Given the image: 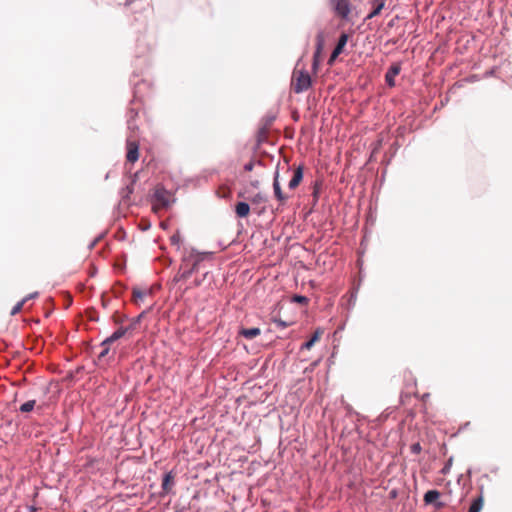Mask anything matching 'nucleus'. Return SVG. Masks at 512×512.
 I'll use <instances>...</instances> for the list:
<instances>
[{"instance_id":"f257e3e1","label":"nucleus","mask_w":512,"mask_h":512,"mask_svg":"<svg viewBox=\"0 0 512 512\" xmlns=\"http://www.w3.org/2000/svg\"><path fill=\"white\" fill-rule=\"evenodd\" d=\"M212 252H199L192 248L188 254L182 258V265L173 278L174 283L188 279L193 273L198 272L201 268V263L207 259H211Z\"/></svg>"},{"instance_id":"412c9836","label":"nucleus","mask_w":512,"mask_h":512,"mask_svg":"<svg viewBox=\"0 0 512 512\" xmlns=\"http://www.w3.org/2000/svg\"><path fill=\"white\" fill-rule=\"evenodd\" d=\"M35 404H36V401L35 400H29L25 403H23L20 407H19V411L22 412V413H28V412H31L34 407H35Z\"/></svg>"},{"instance_id":"79ce46f5","label":"nucleus","mask_w":512,"mask_h":512,"mask_svg":"<svg viewBox=\"0 0 512 512\" xmlns=\"http://www.w3.org/2000/svg\"><path fill=\"white\" fill-rule=\"evenodd\" d=\"M443 101H448V95H447V94L443 96V100H442V102H443Z\"/></svg>"},{"instance_id":"39448f33","label":"nucleus","mask_w":512,"mask_h":512,"mask_svg":"<svg viewBox=\"0 0 512 512\" xmlns=\"http://www.w3.org/2000/svg\"><path fill=\"white\" fill-rule=\"evenodd\" d=\"M126 159L130 163H134L139 159V144L137 140L132 139L131 136L126 139Z\"/></svg>"},{"instance_id":"5701e85b","label":"nucleus","mask_w":512,"mask_h":512,"mask_svg":"<svg viewBox=\"0 0 512 512\" xmlns=\"http://www.w3.org/2000/svg\"><path fill=\"white\" fill-rule=\"evenodd\" d=\"M267 128L265 126L261 127L258 129V133H257V141L258 143H261L265 140V138L267 137Z\"/></svg>"},{"instance_id":"9b49d317","label":"nucleus","mask_w":512,"mask_h":512,"mask_svg":"<svg viewBox=\"0 0 512 512\" xmlns=\"http://www.w3.org/2000/svg\"><path fill=\"white\" fill-rule=\"evenodd\" d=\"M317 42H316V50L314 52V55H313V63H312V69L314 71H316L318 69V66H319V56L321 54V51L323 49V36H322V33L320 32L318 35H317Z\"/></svg>"},{"instance_id":"4be33fe9","label":"nucleus","mask_w":512,"mask_h":512,"mask_svg":"<svg viewBox=\"0 0 512 512\" xmlns=\"http://www.w3.org/2000/svg\"><path fill=\"white\" fill-rule=\"evenodd\" d=\"M267 201V197L266 195L262 194V193H257L255 194L252 198H251V202L253 204H260V203H264Z\"/></svg>"},{"instance_id":"bb28decb","label":"nucleus","mask_w":512,"mask_h":512,"mask_svg":"<svg viewBox=\"0 0 512 512\" xmlns=\"http://www.w3.org/2000/svg\"><path fill=\"white\" fill-rule=\"evenodd\" d=\"M26 302V299H22L21 301H19L11 310V315H16L17 313H19L23 307V305L25 304Z\"/></svg>"},{"instance_id":"58836bf2","label":"nucleus","mask_w":512,"mask_h":512,"mask_svg":"<svg viewBox=\"0 0 512 512\" xmlns=\"http://www.w3.org/2000/svg\"><path fill=\"white\" fill-rule=\"evenodd\" d=\"M313 196L317 199V197H318V190H317V188L314 189Z\"/></svg>"},{"instance_id":"6e6552de","label":"nucleus","mask_w":512,"mask_h":512,"mask_svg":"<svg viewBox=\"0 0 512 512\" xmlns=\"http://www.w3.org/2000/svg\"><path fill=\"white\" fill-rule=\"evenodd\" d=\"M401 71V63L396 62L393 63L387 70L385 74V82L389 87L395 86V77L400 73Z\"/></svg>"},{"instance_id":"393cba45","label":"nucleus","mask_w":512,"mask_h":512,"mask_svg":"<svg viewBox=\"0 0 512 512\" xmlns=\"http://www.w3.org/2000/svg\"><path fill=\"white\" fill-rule=\"evenodd\" d=\"M292 301L298 304L306 305L308 303V298L303 295H294Z\"/></svg>"},{"instance_id":"f8f14e48","label":"nucleus","mask_w":512,"mask_h":512,"mask_svg":"<svg viewBox=\"0 0 512 512\" xmlns=\"http://www.w3.org/2000/svg\"><path fill=\"white\" fill-rule=\"evenodd\" d=\"M385 6V0H373L372 1V10L367 14L365 20H369L379 15L381 10Z\"/></svg>"},{"instance_id":"7c9ffc66","label":"nucleus","mask_w":512,"mask_h":512,"mask_svg":"<svg viewBox=\"0 0 512 512\" xmlns=\"http://www.w3.org/2000/svg\"><path fill=\"white\" fill-rule=\"evenodd\" d=\"M208 274H209V272H208V271H206V272L204 273V275H203V278H202V279H195V280H194V286H195V287H199V286H201V285H202V283H203V281H204V279L207 277V275H208Z\"/></svg>"},{"instance_id":"4468645a","label":"nucleus","mask_w":512,"mask_h":512,"mask_svg":"<svg viewBox=\"0 0 512 512\" xmlns=\"http://www.w3.org/2000/svg\"><path fill=\"white\" fill-rule=\"evenodd\" d=\"M261 333V330L258 327H252V328H241L239 330V335L243 336L244 338L251 340L255 337L259 336Z\"/></svg>"},{"instance_id":"4c0bfd02","label":"nucleus","mask_w":512,"mask_h":512,"mask_svg":"<svg viewBox=\"0 0 512 512\" xmlns=\"http://www.w3.org/2000/svg\"><path fill=\"white\" fill-rule=\"evenodd\" d=\"M259 184H260V182L258 180L251 181V186L254 188H258Z\"/></svg>"},{"instance_id":"2eb2a0df","label":"nucleus","mask_w":512,"mask_h":512,"mask_svg":"<svg viewBox=\"0 0 512 512\" xmlns=\"http://www.w3.org/2000/svg\"><path fill=\"white\" fill-rule=\"evenodd\" d=\"M174 477L171 472H168L164 475L162 480V490L165 493H169L171 490V487L174 485Z\"/></svg>"},{"instance_id":"a19ab883","label":"nucleus","mask_w":512,"mask_h":512,"mask_svg":"<svg viewBox=\"0 0 512 512\" xmlns=\"http://www.w3.org/2000/svg\"><path fill=\"white\" fill-rule=\"evenodd\" d=\"M439 53H440V49H437V50L435 51L434 57L436 58V57H437V55H438Z\"/></svg>"},{"instance_id":"20e7f679","label":"nucleus","mask_w":512,"mask_h":512,"mask_svg":"<svg viewBox=\"0 0 512 512\" xmlns=\"http://www.w3.org/2000/svg\"><path fill=\"white\" fill-rule=\"evenodd\" d=\"M312 80L309 73L305 70L299 71L294 84L295 93H302L311 87Z\"/></svg>"},{"instance_id":"ddd939ff","label":"nucleus","mask_w":512,"mask_h":512,"mask_svg":"<svg viewBox=\"0 0 512 512\" xmlns=\"http://www.w3.org/2000/svg\"><path fill=\"white\" fill-rule=\"evenodd\" d=\"M235 213L239 218H245L250 213V206L247 202L240 201L235 205Z\"/></svg>"},{"instance_id":"a211bd4d","label":"nucleus","mask_w":512,"mask_h":512,"mask_svg":"<svg viewBox=\"0 0 512 512\" xmlns=\"http://www.w3.org/2000/svg\"><path fill=\"white\" fill-rule=\"evenodd\" d=\"M137 115H138V111L135 108H132V107L129 108L128 120H127L128 129L133 130L136 128V126L134 124V119L136 118Z\"/></svg>"},{"instance_id":"6ab92c4d","label":"nucleus","mask_w":512,"mask_h":512,"mask_svg":"<svg viewBox=\"0 0 512 512\" xmlns=\"http://www.w3.org/2000/svg\"><path fill=\"white\" fill-rule=\"evenodd\" d=\"M483 507V497L482 495L475 498L470 505L469 512H480Z\"/></svg>"},{"instance_id":"7ed1b4c3","label":"nucleus","mask_w":512,"mask_h":512,"mask_svg":"<svg viewBox=\"0 0 512 512\" xmlns=\"http://www.w3.org/2000/svg\"><path fill=\"white\" fill-rule=\"evenodd\" d=\"M329 4L336 15L348 19L351 11L350 0H329Z\"/></svg>"},{"instance_id":"a878e982","label":"nucleus","mask_w":512,"mask_h":512,"mask_svg":"<svg viewBox=\"0 0 512 512\" xmlns=\"http://www.w3.org/2000/svg\"><path fill=\"white\" fill-rule=\"evenodd\" d=\"M170 241H171L172 245H176L178 247V249H179L180 248V243L182 241L180 233L176 232L175 234H173L171 236V238H170Z\"/></svg>"},{"instance_id":"aec40b11","label":"nucleus","mask_w":512,"mask_h":512,"mask_svg":"<svg viewBox=\"0 0 512 512\" xmlns=\"http://www.w3.org/2000/svg\"><path fill=\"white\" fill-rule=\"evenodd\" d=\"M127 332H129V328L120 327L116 331H114L109 337L113 342L122 338Z\"/></svg>"},{"instance_id":"2f4dec72","label":"nucleus","mask_w":512,"mask_h":512,"mask_svg":"<svg viewBox=\"0 0 512 512\" xmlns=\"http://www.w3.org/2000/svg\"><path fill=\"white\" fill-rule=\"evenodd\" d=\"M421 451V445L419 443H414L411 446V452L414 454H418Z\"/></svg>"},{"instance_id":"423d86ee","label":"nucleus","mask_w":512,"mask_h":512,"mask_svg":"<svg viewBox=\"0 0 512 512\" xmlns=\"http://www.w3.org/2000/svg\"><path fill=\"white\" fill-rule=\"evenodd\" d=\"M347 41H348V34L342 33L339 36L338 41L328 59L329 65H332L334 63V61L337 59V57L343 52L344 47L347 44Z\"/></svg>"},{"instance_id":"0eeeda50","label":"nucleus","mask_w":512,"mask_h":512,"mask_svg":"<svg viewBox=\"0 0 512 512\" xmlns=\"http://www.w3.org/2000/svg\"><path fill=\"white\" fill-rule=\"evenodd\" d=\"M440 493L439 491L432 489L428 490L424 494V501L428 505H433L436 509L442 508L445 506V504L441 501H439Z\"/></svg>"},{"instance_id":"c03bdc74","label":"nucleus","mask_w":512,"mask_h":512,"mask_svg":"<svg viewBox=\"0 0 512 512\" xmlns=\"http://www.w3.org/2000/svg\"><path fill=\"white\" fill-rule=\"evenodd\" d=\"M95 244H96V240L91 243L90 248L94 247Z\"/></svg>"},{"instance_id":"37998d69","label":"nucleus","mask_w":512,"mask_h":512,"mask_svg":"<svg viewBox=\"0 0 512 512\" xmlns=\"http://www.w3.org/2000/svg\"><path fill=\"white\" fill-rule=\"evenodd\" d=\"M238 197H244V193L243 192H239L238 193Z\"/></svg>"},{"instance_id":"1a4fd4ad","label":"nucleus","mask_w":512,"mask_h":512,"mask_svg":"<svg viewBox=\"0 0 512 512\" xmlns=\"http://www.w3.org/2000/svg\"><path fill=\"white\" fill-rule=\"evenodd\" d=\"M273 191H274V195H275L276 199L279 202H281V203L286 202V200L288 199V196L286 194H284L282 189H281L280 182H279V171H278V169H276V171L274 173Z\"/></svg>"},{"instance_id":"9d476101","label":"nucleus","mask_w":512,"mask_h":512,"mask_svg":"<svg viewBox=\"0 0 512 512\" xmlns=\"http://www.w3.org/2000/svg\"><path fill=\"white\" fill-rule=\"evenodd\" d=\"M303 175H304V166L299 165L293 171V176L288 183V188L290 190L296 189L298 187V185L301 183V181L303 180Z\"/></svg>"},{"instance_id":"c756f323","label":"nucleus","mask_w":512,"mask_h":512,"mask_svg":"<svg viewBox=\"0 0 512 512\" xmlns=\"http://www.w3.org/2000/svg\"><path fill=\"white\" fill-rule=\"evenodd\" d=\"M133 296L135 298L142 299L145 296V293L143 291H141L140 289L134 288L133 289Z\"/></svg>"},{"instance_id":"c85d7f7f","label":"nucleus","mask_w":512,"mask_h":512,"mask_svg":"<svg viewBox=\"0 0 512 512\" xmlns=\"http://www.w3.org/2000/svg\"><path fill=\"white\" fill-rule=\"evenodd\" d=\"M110 348L109 347H102V350L100 351L98 355V359L102 360L109 354Z\"/></svg>"},{"instance_id":"473e14b6","label":"nucleus","mask_w":512,"mask_h":512,"mask_svg":"<svg viewBox=\"0 0 512 512\" xmlns=\"http://www.w3.org/2000/svg\"><path fill=\"white\" fill-rule=\"evenodd\" d=\"M112 343H114V342L111 340V338H110V337H107V338H105V339L101 342L100 346H101V347H109V348H110V345H111Z\"/></svg>"},{"instance_id":"f03ea898","label":"nucleus","mask_w":512,"mask_h":512,"mask_svg":"<svg viewBox=\"0 0 512 512\" xmlns=\"http://www.w3.org/2000/svg\"><path fill=\"white\" fill-rule=\"evenodd\" d=\"M173 201L174 199H172V194L162 185H157L155 187L152 195V205L155 211L168 208Z\"/></svg>"},{"instance_id":"b1692460","label":"nucleus","mask_w":512,"mask_h":512,"mask_svg":"<svg viewBox=\"0 0 512 512\" xmlns=\"http://www.w3.org/2000/svg\"><path fill=\"white\" fill-rule=\"evenodd\" d=\"M145 312H142L140 315H138L136 318H134L129 326L126 328H129V331H133L136 326L140 323L142 317L144 316Z\"/></svg>"},{"instance_id":"72a5a7b5","label":"nucleus","mask_w":512,"mask_h":512,"mask_svg":"<svg viewBox=\"0 0 512 512\" xmlns=\"http://www.w3.org/2000/svg\"><path fill=\"white\" fill-rule=\"evenodd\" d=\"M274 322L277 324L278 327L284 329L288 326V323L281 320V319H275Z\"/></svg>"},{"instance_id":"cd10ccee","label":"nucleus","mask_w":512,"mask_h":512,"mask_svg":"<svg viewBox=\"0 0 512 512\" xmlns=\"http://www.w3.org/2000/svg\"><path fill=\"white\" fill-rule=\"evenodd\" d=\"M140 83H138L135 88H134V92H133V100L131 101L132 103L135 102L136 100L138 99H141V96L139 95V89H140Z\"/></svg>"},{"instance_id":"f3484780","label":"nucleus","mask_w":512,"mask_h":512,"mask_svg":"<svg viewBox=\"0 0 512 512\" xmlns=\"http://www.w3.org/2000/svg\"><path fill=\"white\" fill-rule=\"evenodd\" d=\"M321 332L316 330L313 336L301 345V350H309L312 348L314 343L319 339Z\"/></svg>"},{"instance_id":"ea45409f","label":"nucleus","mask_w":512,"mask_h":512,"mask_svg":"<svg viewBox=\"0 0 512 512\" xmlns=\"http://www.w3.org/2000/svg\"><path fill=\"white\" fill-rule=\"evenodd\" d=\"M36 508L34 506H30L29 507V512H36Z\"/></svg>"},{"instance_id":"c9c22d12","label":"nucleus","mask_w":512,"mask_h":512,"mask_svg":"<svg viewBox=\"0 0 512 512\" xmlns=\"http://www.w3.org/2000/svg\"><path fill=\"white\" fill-rule=\"evenodd\" d=\"M38 296V292H33V293H30L29 295H27L24 299L27 300H30V299H34Z\"/></svg>"},{"instance_id":"dca6fc26","label":"nucleus","mask_w":512,"mask_h":512,"mask_svg":"<svg viewBox=\"0 0 512 512\" xmlns=\"http://www.w3.org/2000/svg\"><path fill=\"white\" fill-rule=\"evenodd\" d=\"M135 182L136 179L134 178L129 185L121 189L120 195L124 202H126L129 199L130 195L133 193Z\"/></svg>"},{"instance_id":"e433bc0d","label":"nucleus","mask_w":512,"mask_h":512,"mask_svg":"<svg viewBox=\"0 0 512 512\" xmlns=\"http://www.w3.org/2000/svg\"><path fill=\"white\" fill-rule=\"evenodd\" d=\"M448 471H449V468H448V461H447V462H445V463L443 464V467H442V469H441V472H442L443 474H446V473H448Z\"/></svg>"},{"instance_id":"f704fd0d","label":"nucleus","mask_w":512,"mask_h":512,"mask_svg":"<svg viewBox=\"0 0 512 512\" xmlns=\"http://www.w3.org/2000/svg\"><path fill=\"white\" fill-rule=\"evenodd\" d=\"M253 168H254V162L253 161H249L248 163H246L244 165V170L247 171V172L252 171Z\"/></svg>"}]
</instances>
